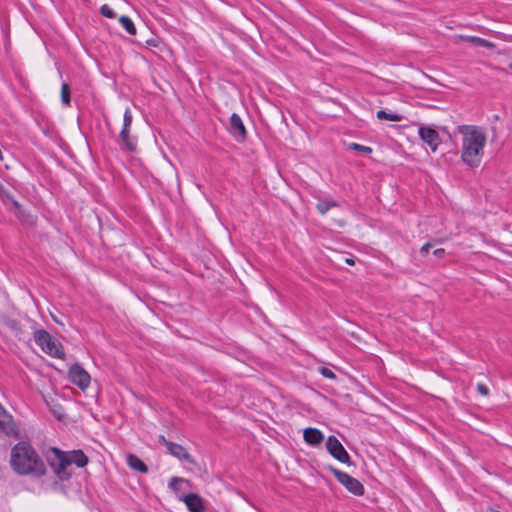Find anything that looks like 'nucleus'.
<instances>
[{
	"mask_svg": "<svg viewBox=\"0 0 512 512\" xmlns=\"http://www.w3.org/2000/svg\"><path fill=\"white\" fill-rule=\"evenodd\" d=\"M10 466L20 476L41 478L47 473L44 460L28 441H19L12 447Z\"/></svg>",
	"mask_w": 512,
	"mask_h": 512,
	"instance_id": "nucleus-1",
	"label": "nucleus"
},
{
	"mask_svg": "<svg viewBox=\"0 0 512 512\" xmlns=\"http://www.w3.org/2000/svg\"><path fill=\"white\" fill-rule=\"evenodd\" d=\"M462 134L461 159L470 168H476L481 164L486 143V136L482 129L476 126H458Z\"/></svg>",
	"mask_w": 512,
	"mask_h": 512,
	"instance_id": "nucleus-2",
	"label": "nucleus"
},
{
	"mask_svg": "<svg viewBox=\"0 0 512 512\" xmlns=\"http://www.w3.org/2000/svg\"><path fill=\"white\" fill-rule=\"evenodd\" d=\"M43 456L59 480L67 481L71 478L72 474L68 470V468L72 465L69 458V453L57 447H49L43 451Z\"/></svg>",
	"mask_w": 512,
	"mask_h": 512,
	"instance_id": "nucleus-3",
	"label": "nucleus"
},
{
	"mask_svg": "<svg viewBox=\"0 0 512 512\" xmlns=\"http://www.w3.org/2000/svg\"><path fill=\"white\" fill-rule=\"evenodd\" d=\"M33 337L35 343L47 355L62 360L65 358L63 345L58 340L53 339L46 330L35 329Z\"/></svg>",
	"mask_w": 512,
	"mask_h": 512,
	"instance_id": "nucleus-4",
	"label": "nucleus"
},
{
	"mask_svg": "<svg viewBox=\"0 0 512 512\" xmlns=\"http://www.w3.org/2000/svg\"><path fill=\"white\" fill-rule=\"evenodd\" d=\"M326 469L329 470L335 476L338 482L343 485L350 493L356 496H362L364 494V486L358 479L333 467L332 465L327 466Z\"/></svg>",
	"mask_w": 512,
	"mask_h": 512,
	"instance_id": "nucleus-5",
	"label": "nucleus"
},
{
	"mask_svg": "<svg viewBox=\"0 0 512 512\" xmlns=\"http://www.w3.org/2000/svg\"><path fill=\"white\" fill-rule=\"evenodd\" d=\"M328 453L341 463L347 464L348 466L354 465L351 461V457L334 435H329L325 443Z\"/></svg>",
	"mask_w": 512,
	"mask_h": 512,
	"instance_id": "nucleus-6",
	"label": "nucleus"
},
{
	"mask_svg": "<svg viewBox=\"0 0 512 512\" xmlns=\"http://www.w3.org/2000/svg\"><path fill=\"white\" fill-rule=\"evenodd\" d=\"M69 380L84 390L90 385L91 377L89 373L78 363L73 364L68 371Z\"/></svg>",
	"mask_w": 512,
	"mask_h": 512,
	"instance_id": "nucleus-7",
	"label": "nucleus"
},
{
	"mask_svg": "<svg viewBox=\"0 0 512 512\" xmlns=\"http://www.w3.org/2000/svg\"><path fill=\"white\" fill-rule=\"evenodd\" d=\"M0 430L7 436H17L19 427L14 421L11 414H9L0 403Z\"/></svg>",
	"mask_w": 512,
	"mask_h": 512,
	"instance_id": "nucleus-8",
	"label": "nucleus"
},
{
	"mask_svg": "<svg viewBox=\"0 0 512 512\" xmlns=\"http://www.w3.org/2000/svg\"><path fill=\"white\" fill-rule=\"evenodd\" d=\"M418 134L421 140L425 142L433 152L436 151L441 140L439 133L435 129L427 126H420Z\"/></svg>",
	"mask_w": 512,
	"mask_h": 512,
	"instance_id": "nucleus-9",
	"label": "nucleus"
},
{
	"mask_svg": "<svg viewBox=\"0 0 512 512\" xmlns=\"http://www.w3.org/2000/svg\"><path fill=\"white\" fill-rule=\"evenodd\" d=\"M138 139L131 135L130 130L121 129L119 134V146L122 151L135 152L137 150Z\"/></svg>",
	"mask_w": 512,
	"mask_h": 512,
	"instance_id": "nucleus-10",
	"label": "nucleus"
},
{
	"mask_svg": "<svg viewBox=\"0 0 512 512\" xmlns=\"http://www.w3.org/2000/svg\"><path fill=\"white\" fill-rule=\"evenodd\" d=\"M230 131L239 141H244L247 138L246 128L241 117L237 113H233L230 117Z\"/></svg>",
	"mask_w": 512,
	"mask_h": 512,
	"instance_id": "nucleus-11",
	"label": "nucleus"
},
{
	"mask_svg": "<svg viewBox=\"0 0 512 512\" xmlns=\"http://www.w3.org/2000/svg\"><path fill=\"white\" fill-rule=\"evenodd\" d=\"M190 512H205L203 499L195 493H189L182 499Z\"/></svg>",
	"mask_w": 512,
	"mask_h": 512,
	"instance_id": "nucleus-12",
	"label": "nucleus"
},
{
	"mask_svg": "<svg viewBox=\"0 0 512 512\" xmlns=\"http://www.w3.org/2000/svg\"><path fill=\"white\" fill-rule=\"evenodd\" d=\"M167 451L174 457L178 458L179 460H185L190 464H195V460L193 457L186 451V449L178 444L171 441V443H168Z\"/></svg>",
	"mask_w": 512,
	"mask_h": 512,
	"instance_id": "nucleus-13",
	"label": "nucleus"
},
{
	"mask_svg": "<svg viewBox=\"0 0 512 512\" xmlns=\"http://www.w3.org/2000/svg\"><path fill=\"white\" fill-rule=\"evenodd\" d=\"M303 438L309 445L316 446L323 441L324 435L319 429L309 427L304 430Z\"/></svg>",
	"mask_w": 512,
	"mask_h": 512,
	"instance_id": "nucleus-14",
	"label": "nucleus"
},
{
	"mask_svg": "<svg viewBox=\"0 0 512 512\" xmlns=\"http://www.w3.org/2000/svg\"><path fill=\"white\" fill-rule=\"evenodd\" d=\"M69 458L71 461V464H75L79 468H83L88 464V457L85 455V453L80 450H72L69 451Z\"/></svg>",
	"mask_w": 512,
	"mask_h": 512,
	"instance_id": "nucleus-15",
	"label": "nucleus"
},
{
	"mask_svg": "<svg viewBox=\"0 0 512 512\" xmlns=\"http://www.w3.org/2000/svg\"><path fill=\"white\" fill-rule=\"evenodd\" d=\"M127 463L130 466V468L141 473H146L148 471V467L146 466V464L138 456L134 454L128 455Z\"/></svg>",
	"mask_w": 512,
	"mask_h": 512,
	"instance_id": "nucleus-16",
	"label": "nucleus"
},
{
	"mask_svg": "<svg viewBox=\"0 0 512 512\" xmlns=\"http://www.w3.org/2000/svg\"><path fill=\"white\" fill-rule=\"evenodd\" d=\"M339 206V203L335 200H320L317 204H316V209L317 211L321 214V215H324L326 214L331 208H334V207H338Z\"/></svg>",
	"mask_w": 512,
	"mask_h": 512,
	"instance_id": "nucleus-17",
	"label": "nucleus"
},
{
	"mask_svg": "<svg viewBox=\"0 0 512 512\" xmlns=\"http://www.w3.org/2000/svg\"><path fill=\"white\" fill-rule=\"evenodd\" d=\"M4 324L7 328H9L12 332H14L15 336L18 337V339H21V324L16 319L7 318L4 320Z\"/></svg>",
	"mask_w": 512,
	"mask_h": 512,
	"instance_id": "nucleus-18",
	"label": "nucleus"
},
{
	"mask_svg": "<svg viewBox=\"0 0 512 512\" xmlns=\"http://www.w3.org/2000/svg\"><path fill=\"white\" fill-rule=\"evenodd\" d=\"M119 22L120 24L122 25V27L130 34V35H135L136 34V27L133 23V21L131 20L130 17L126 16V15H122L120 18H119Z\"/></svg>",
	"mask_w": 512,
	"mask_h": 512,
	"instance_id": "nucleus-19",
	"label": "nucleus"
},
{
	"mask_svg": "<svg viewBox=\"0 0 512 512\" xmlns=\"http://www.w3.org/2000/svg\"><path fill=\"white\" fill-rule=\"evenodd\" d=\"M378 119H385L388 121H401L403 116L393 112H387L386 110H379L377 112Z\"/></svg>",
	"mask_w": 512,
	"mask_h": 512,
	"instance_id": "nucleus-20",
	"label": "nucleus"
},
{
	"mask_svg": "<svg viewBox=\"0 0 512 512\" xmlns=\"http://www.w3.org/2000/svg\"><path fill=\"white\" fill-rule=\"evenodd\" d=\"M61 101L65 106H69L71 103V91L68 83H62L61 85Z\"/></svg>",
	"mask_w": 512,
	"mask_h": 512,
	"instance_id": "nucleus-21",
	"label": "nucleus"
},
{
	"mask_svg": "<svg viewBox=\"0 0 512 512\" xmlns=\"http://www.w3.org/2000/svg\"><path fill=\"white\" fill-rule=\"evenodd\" d=\"M465 39L467 41H469L470 43H472L476 46H479V47H485V48L493 47V44L484 38H480L477 36H467Z\"/></svg>",
	"mask_w": 512,
	"mask_h": 512,
	"instance_id": "nucleus-22",
	"label": "nucleus"
},
{
	"mask_svg": "<svg viewBox=\"0 0 512 512\" xmlns=\"http://www.w3.org/2000/svg\"><path fill=\"white\" fill-rule=\"evenodd\" d=\"M132 121H133L132 113H131L129 108H126V110L124 112V115H123V126H122V129L130 130L131 129V125H132Z\"/></svg>",
	"mask_w": 512,
	"mask_h": 512,
	"instance_id": "nucleus-23",
	"label": "nucleus"
},
{
	"mask_svg": "<svg viewBox=\"0 0 512 512\" xmlns=\"http://www.w3.org/2000/svg\"><path fill=\"white\" fill-rule=\"evenodd\" d=\"M180 483H189V481L179 477H172L169 481L168 487L171 490L178 492L180 490L178 486Z\"/></svg>",
	"mask_w": 512,
	"mask_h": 512,
	"instance_id": "nucleus-24",
	"label": "nucleus"
},
{
	"mask_svg": "<svg viewBox=\"0 0 512 512\" xmlns=\"http://www.w3.org/2000/svg\"><path fill=\"white\" fill-rule=\"evenodd\" d=\"M318 371L323 377L327 379L335 380L337 378L336 374L327 367L321 366L318 368Z\"/></svg>",
	"mask_w": 512,
	"mask_h": 512,
	"instance_id": "nucleus-25",
	"label": "nucleus"
},
{
	"mask_svg": "<svg viewBox=\"0 0 512 512\" xmlns=\"http://www.w3.org/2000/svg\"><path fill=\"white\" fill-rule=\"evenodd\" d=\"M350 148L352 150L359 151V152H361L363 154H370L372 152V148L371 147L364 146V145L357 144V143H352L350 145Z\"/></svg>",
	"mask_w": 512,
	"mask_h": 512,
	"instance_id": "nucleus-26",
	"label": "nucleus"
},
{
	"mask_svg": "<svg viewBox=\"0 0 512 512\" xmlns=\"http://www.w3.org/2000/svg\"><path fill=\"white\" fill-rule=\"evenodd\" d=\"M100 13L106 18H114L115 17L114 10L107 4H104L101 6Z\"/></svg>",
	"mask_w": 512,
	"mask_h": 512,
	"instance_id": "nucleus-27",
	"label": "nucleus"
},
{
	"mask_svg": "<svg viewBox=\"0 0 512 512\" xmlns=\"http://www.w3.org/2000/svg\"><path fill=\"white\" fill-rule=\"evenodd\" d=\"M161 40L159 37L157 36H153L147 40H145V46L146 47H154V48H158L161 44Z\"/></svg>",
	"mask_w": 512,
	"mask_h": 512,
	"instance_id": "nucleus-28",
	"label": "nucleus"
},
{
	"mask_svg": "<svg viewBox=\"0 0 512 512\" xmlns=\"http://www.w3.org/2000/svg\"><path fill=\"white\" fill-rule=\"evenodd\" d=\"M17 217L23 222V223H32V216L29 213H26V211L23 209V212L17 213Z\"/></svg>",
	"mask_w": 512,
	"mask_h": 512,
	"instance_id": "nucleus-29",
	"label": "nucleus"
},
{
	"mask_svg": "<svg viewBox=\"0 0 512 512\" xmlns=\"http://www.w3.org/2000/svg\"><path fill=\"white\" fill-rule=\"evenodd\" d=\"M476 389H477V392L483 396L489 395V388L483 383H478L476 386Z\"/></svg>",
	"mask_w": 512,
	"mask_h": 512,
	"instance_id": "nucleus-30",
	"label": "nucleus"
},
{
	"mask_svg": "<svg viewBox=\"0 0 512 512\" xmlns=\"http://www.w3.org/2000/svg\"><path fill=\"white\" fill-rule=\"evenodd\" d=\"M0 198L2 201H10L13 198V195L4 187V193H0Z\"/></svg>",
	"mask_w": 512,
	"mask_h": 512,
	"instance_id": "nucleus-31",
	"label": "nucleus"
},
{
	"mask_svg": "<svg viewBox=\"0 0 512 512\" xmlns=\"http://www.w3.org/2000/svg\"><path fill=\"white\" fill-rule=\"evenodd\" d=\"M19 212H23V208L20 203L13 197L9 201Z\"/></svg>",
	"mask_w": 512,
	"mask_h": 512,
	"instance_id": "nucleus-32",
	"label": "nucleus"
},
{
	"mask_svg": "<svg viewBox=\"0 0 512 512\" xmlns=\"http://www.w3.org/2000/svg\"><path fill=\"white\" fill-rule=\"evenodd\" d=\"M431 246H432V245H431L429 242L425 243V244L421 247V249H420V253H421V254H423V255L427 254V253L429 252V249L431 248Z\"/></svg>",
	"mask_w": 512,
	"mask_h": 512,
	"instance_id": "nucleus-33",
	"label": "nucleus"
},
{
	"mask_svg": "<svg viewBox=\"0 0 512 512\" xmlns=\"http://www.w3.org/2000/svg\"><path fill=\"white\" fill-rule=\"evenodd\" d=\"M158 439L166 448L168 446V443H171V441L167 440L163 435H159Z\"/></svg>",
	"mask_w": 512,
	"mask_h": 512,
	"instance_id": "nucleus-34",
	"label": "nucleus"
},
{
	"mask_svg": "<svg viewBox=\"0 0 512 512\" xmlns=\"http://www.w3.org/2000/svg\"><path fill=\"white\" fill-rule=\"evenodd\" d=\"M445 253V250L442 249V248H438L436 250H434L433 254L436 256V257H442V255Z\"/></svg>",
	"mask_w": 512,
	"mask_h": 512,
	"instance_id": "nucleus-35",
	"label": "nucleus"
},
{
	"mask_svg": "<svg viewBox=\"0 0 512 512\" xmlns=\"http://www.w3.org/2000/svg\"><path fill=\"white\" fill-rule=\"evenodd\" d=\"M345 263L348 265H354L355 260L353 258H345Z\"/></svg>",
	"mask_w": 512,
	"mask_h": 512,
	"instance_id": "nucleus-36",
	"label": "nucleus"
},
{
	"mask_svg": "<svg viewBox=\"0 0 512 512\" xmlns=\"http://www.w3.org/2000/svg\"><path fill=\"white\" fill-rule=\"evenodd\" d=\"M3 160H4V155H3L2 150L0 149V161H3Z\"/></svg>",
	"mask_w": 512,
	"mask_h": 512,
	"instance_id": "nucleus-37",
	"label": "nucleus"
},
{
	"mask_svg": "<svg viewBox=\"0 0 512 512\" xmlns=\"http://www.w3.org/2000/svg\"><path fill=\"white\" fill-rule=\"evenodd\" d=\"M0 193H4V185L0 183Z\"/></svg>",
	"mask_w": 512,
	"mask_h": 512,
	"instance_id": "nucleus-38",
	"label": "nucleus"
},
{
	"mask_svg": "<svg viewBox=\"0 0 512 512\" xmlns=\"http://www.w3.org/2000/svg\"><path fill=\"white\" fill-rule=\"evenodd\" d=\"M52 317H53L54 322L59 323V321L54 316H52Z\"/></svg>",
	"mask_w": 512,
	"mask_h": 512,
	"instance_id": "nucleus-39",
	"label": "nucleus"
},
{
	"mask_svg": "<svg viewBox=\"0 0 512 512\" xmlns=\"http://www.w3.org/2000/svg\"><path fill=\"white\" fill-rule=\"evenodd\" d=\"M509 68L512 70V62L509 64Z\"/></svg>",
	"mask_w": 512,
	"mask_h": 512,
	"instance_id": "nucleus-40",
	"label": "nucleus"
}]
</instances>
